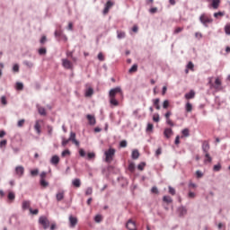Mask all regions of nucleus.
Segmentation results:
<instances>
[{"mask_svg": "<svg viewBox=\"0 0 230 230\" xmlns=\"http://www.w3.org/2000/svg\"><path fill=\"white\" fill-rule=\"evenodd\" d=\"M199 22H201V24H203L205 28H208L209 24L213 22V18L206 13H202L199 16Z\"/></svg>", "mask_w": 230, "mask_h": 230, "instance_id": "nucleus-1", "label": "nucleus"}, {"mask_svg": "<svg viewBox=\"0 0 230 230\" xmlns=\"http://www.w3.org/2000/svg\"><path fill=\"white\" fill-rule=\"evenodd\" d=\"M105 155V163H112L114 161V155H116V149L110 148L107 151L104 152Z\"/></svg>", "mask_w": 230, "mask_h": 230, "instance_id": "nucleus-2", "label": "nucleus"}, {"mask_svg": "<svg viewBox=\"0 0 230 230\" xmlns=\"http://www.w3.org/2000/svg\"><path fill=\"white\" fill-rule=\"evenodd\" d=\"M46 177H48V172L43 171L40 174V185L41 188H48L49 186V182L46 181Z\"/></svg>", "mask_w": 230, "mask_h": 230, "instance_id": "nucleus-3", "label": "nucleus"}, {"mask_svg": "<svg viewBox=\"0 0 230 230\" xmlns=\"http://www.w3.org/2000/svg\"><path fill=\"white\" fill-rule=\"evenodd\" d=\"M116 94H123V91H121V87L117 86L113 89H111L109 92V98H116Z\"/></svg>", "mask_w": 230, "mask_h": 230, "instance_id": "nucleus-4", "label": "nucleus"}, {"mask_svg": "<svg viewBox=\"0 0 230 230\" xmlns=\"http://www.w3.org/2000/svg\"><path fill=\"white\" fill-rule=\"evenodd\" d=\"M39 224H40V226H42L43 229H48L49 227V219H48V217L41 216L39 218Z\"/></svg>", "mask_w": 230, "mask_h": 230, "instance_id": "nucleus-5", "label": "nucleus"}, {"mask_svg": "<svg viewBox=\"0 0 230 230\" xmlns=\"http://www.w3.org/2000/svg\"><path fill=\"white\" fill-rule=\"evenodd\" d=\"M211 89H215L217 93H218V91H222V81L220 80V78H216L215 84H212Z\"/></svg>", "mask_w": 230, "mask_h": 230, "instance_id": "nucleus-6", "label": "nucleus"}, {"mask_svg": "<svg viewBox=\"0 0 230 230\" xmlns=\"http://www.w3.org/2000/svg\"><path fill=\"white\" fill-rule=\"evenodd\" d=\"M61 62H62V66L65 69H73V63L69 59L63 58L61 59Z\"/></svg>", "mask_w": 230, "mask_h": 230, "instance_id": "nucleus-7", "label": "nucleus"}, {"mask_svg": "<svg viewBox=\"0 0 230 230\" xmlns=\"http://www.w3.org/2000/svg\"><path fill=\"white\" fill-rule=\"evenodd\" d=\"M112 6H114V3L111 0H109L105 5H104V9L102 11V13L104 15H107V13H109V11L111 10V8H112Z\"/></svg>", "mask_w": 230, "mask_h": 230, "instance_id": "nucleus-8", "label": "nucleus"}, {"mask_svg": "<svg viewBox=\"0 0 230 230\" xmlns=\"http://www.w3.org/2000/svg\"><path fill=\"white\" fill-rule=\"evenodd\" d=\"M68 141H72L75 146H80V142L76 140V133L71 131Z\"/></svg>", "mask_w": 230, "mask_h": 230, "instance_id": "nucleus-9", "label": "nucleus"}, {"mask_svg": "<svg viewBox=\"0 0 230 230\" xmlns=\"http://www.w3.org/2000/svg\"><path fill=\"white\" fill-rule=\"evenodd\" d=\"M126 227L128 230H137V228L136 227V222L132 221V219H129L127 224H126Z\"/></svg>", "mask_w": 230, "mask_h": 230, "instance_id": "nucleus-10", "label": "nucleus"}, {"mask_svg": "<svg viewBox=\"0 0 230 230\" xmlns=\"http://www.w3.org/2000/svg\"><path fill=\"white\" fill-rule=\"evenodd\" d=\"M201 148L204 154L209 153V142L208 140L203 141Z\"/></svg>", "mask_w": 230, "mask_h": 230, "instance_id": "nucleus-11", "label": "nucleus"}, {"mask_svg": "<svg viewBox=\"0 0 230 230\" xmlns=\"http://www.w3.org/2000/svg\"><path fill=\"white\" fill-rule=\"evenodd\" d=\"M40 123H42V120H36L34 124V130H36L39 136L42 133V130L40 129Z\"/></svg>", "mask_w": 230, "mask_h": 230, "instance_id": "nucleus-12", "label": "nucleus"}, {"mask_svg": "<svg viewBox=\"0 0 230 230\" xmlns=\"http://www.w3.org/2000/svg\"><path fill=\"white\" fill-rule=\"evenodd\" d=\"M30 206H31V200H23L22 203V209L23 211H26V209H31V208H30Z\"/></svg>", "mask_w": 230, "mask_h": 230, "instance_id": "nucleus-13", "label": "nucleus"}, {"mask_svg": "<svg viewBox=\"0 0 230 230\" xmlns=\"http://www.w3.org/2000/svg\"><path fill=\"white\" fill-rule=\"evenodd\" d=\"M15 173H16V175L22 177V175H24V167L22 165L16 166Z\"/></svg>", "mask_w": 230, "mask_h": 230, "instance_id": "nucleus-14", "label": "nucleus"}, {"mask_svg": "<svg viewBox=\"0 0 230 230\" xmlns=\"http://www.w3.org/2000/svg\"><path fill=\"white\" fill-rule=\"evenodd\" d=\"M164 136L166 137V139H170L172 136H173V130L172 128H167L164 131Z\"/></svg>", "mask_w": 230, "mask_h": 230, "instance_id": "nucleus-15", "label": "nucleus"}, {"mask_svg": "<svg viewBox=\"0 0 230 230\" xmlns=\"http://www.w3.org/2000/svg\"><path fill=\"white\" fill-rule=\"evenodd\" d=\"M86 118L88 119L89 125H92V126L96 125V118L94 117V115L88 114L86 115Z\"/></svg>", "mask_w": 230, "mask_h": 230, "instance_id": "nucleus-16", "label": "nucleus"}, {"mask_svg": "<svg viewBox=\"0 0 230 230\" xmlns=\"http://www.w3.org/2000/svg\"><path fill=\"white\" fill-rule=\"evenodd\" d=\"M69 222L70 227H76V224H78V218H76V217L70 216Z\"/></svg>", "mask_w": 230, "mask_h": 230, "instance_id": "nucleus-17", "label": "nucleus"}, {"mask_svg": "<svg viewBox=\"0 0 230 230\" xmlns=\"http://www.w3.org/2000/svg\"><path fill=\"white\" fill-rule=\"evenodd\" d=\"M72 185L75 188H80L82 186V181L80 180V178H75L72 180Z\"/></svg>", "mask_w": 230, "mask_h": 230, "instance_id": "nucleus-18", "label": "nucleus"}, {"mask_svg": "<svg viewBox=\"0 0 230 230\" xmlns=\"http://www.w3.org/2000/svg\"><path fill=\"white\" fill-rule=\"evenodd\" d=\"M50 163L51 164H58V163H60V157H58V155H53L50 159Z\"/></svg>", "mask_w": 230, "mask_h": 230, "instance_id": "nucleus-19", "label": "nucleus"}, {"mask_svg": "<svg viewBox=\"0 0 230 230\" xmlns=\"http://www.w3.org/2000/svg\"><path fill=\"white\" fill-rule=\"evenodd\" d=\"M186 100H192V98H195V91L190 90V93H187L185 94Z\"/></svg>", "mask_w": 230, "mask_h": 230, "instance_id": "nucleus-20", "label": "nucleus"}, {"mask_svg": "<svg viewBox=\"0 0 230 230\" xmlns=\"http://www.w3.org/2000/svg\"><path fill=\"white\" fill-rule=\"evenodd\" d=\"M212 161H213V158L211 157L209 153H205V160H204L205 164H208V163H212Z\"/></svg>", "mask_w": 230, "mask_h": 230, "instance_id": "nucleus-21", "label": "nucleus"}, {"mask_svg": "<svg viewBox=\"0 0 230 230\" xmlns=\"http://www.w3.org/2000/svg\"><path fill=\"white\" fill-rule=\"evenodd\" d=\"M110 103L111 105H113L114 107H118L119 105V102L116 100V97H110Z\"/></svg>", "mask_w": 230, "mask_h": 230, "instance_id": "nucleus-22", "label": "nucleus"}, {"mask_svg": "<svg viewBox=\"0 0 230 230\" xmlns=\"http://www.w3.org/2000/svg\"><path fill=\"white\" fill-rule=\"evenodd\" d=\"M56 199H57L58 202H60V200H63L64 199V190L58 192L56 194Z\"/></svg>", "mask_w": 230, "mask_h": 230, "instance_id": "nucleus-23", "label": "nucleus"}, {"mask_svg": "<svg viewBox=\"0 0 230 230\" xmlns=\"http://www.w3.org/2000/svg\"><path fill=\"white\" fill-rule=\"evenodd\" d=\"M218 6H220V0H213L212 1V8L214 10H218Z\"/></svg>", "mask_w": 230, "mask_h": 230, "instance_id": "nucleus-24", "label": "nucleus"}, {"mask_svg": "<svg viewBox=\"0 0 230 230\" xmlns=\"http://www.w3.org/2000/svg\"><path fill=\"white\" fill-rule=\"evenodd\" d=\"M178 211L180 213V217H184V215H186V213H188V209H186L184 207H180L178 208Z\"/></svg>", "mask_w": 230, "mask_h": 230, "instance_id": "nucleus-25", "label": "nucleus"}, {"mask_svg": "<svg viewBox=\"0 0 230 230\" xmlns=\"http://www.w3.org/2000/svg\"><path fill=\"white\" fill-rule=\"evenodd\" d=\"M23 66H25L29 69H31V67H33V66H35V64H33V62H31V61L24 60L23 61Z\"/></svg>", "mask_w": 230, "mask_h": 230, "instance_id": "nucleus-26", "label": "nucleus"}, {"mask_svg": "<svg viewBox=\"0 0 230 230\" xmlns=\"http://www.w3.org/2000/svg\"><path fill=\"white\" fill-rule=\"evenodd\" d=\"M131 157L132 159H139V151L137 149L133 150Z\"/></svg>", "mask_w": 230, "mask_h": 230, "instance_id": "nucleus-27", "label": "nucleus"}, {"mask_svg": "<svg viewBox=\"0 0 230 230\" xmlns=\"http://www.w3.org/2000/svg\"><path fill=\"white\" fill-rule=\"evenodd\" d=\"M163 200L164 202H166V204H172V202H173V199H172V197L170 196H164Z\"/></svg>", "mask_w": 230, "mask_h": 230, "instance_id": "nucleus-28", "label": "nucleus"}, {"mask_svg": "<svg viewBox=\"0 0 230 230\" xmlns=\"http://www.w3.org/2000/svg\"><path fill=\"white\" fill-rule=\"evenodd\" d=\"M185 111L186 112H191V111H193V105H191L190 102H187L185 105Z\"/></svg>", "mask_w": 230, "mask_h": 230, "instance_id": "nucleus-29", "label": "nucleus"}, {"mask_svg": "<svg viewBox=\"0 0 230 230\" xmlns=\"http://www.w3.org/2000/svg\"><path fill=\"white\" fill-rule=\"evenodd\" d=\"M126 34L125 31H117V38L121 40V39H125Z\"/></svg>", "mask_w": 230, "mask_h": 230, "instance_id": "nucleus-30", "label": "nucleus"}, {"mask_svg": "<svg viewBox=\"0 0 230 230\" xmlns=\"http://www.w3.org/2000/svg\"><path fill=\"white\" fill-rule=\"evenodd\" d=\"M38 112L40 116H46V109L44 107H38Z\"/></svg>", "mask_w": 230, "mask_h": 230, "instance_id": "nucleus-31", "label": "nucleus"}, {"mask_svg": "<svg viewBox=\"0 0 230 230\" xmlns=\"http://www.w3.org/2000/svg\"><path fill=\"white\" fill-rule=\"evenodd\" d=\"M92 94H94V90L93 88H88L85 92V96L91 97Z\"/></svg>", "mask_w": 230, "mask_h": 230, "instance_id": "nucleus-32", "label": "nucleus"}, {"mask_svg": "<svg viewBox=\"0 0 230 230\" xmlns=\"http://www.w3.org/2000/svg\"><path fill=\"white\" fill-rule=\"evenodd\" d=\"M8 200H11V202H13L15 200V193L9 192L7 196Z\"/></svg>", "mask_w": 230, "mask_h": 230, "instance_id": "nucleus-33", "label": "nucleus"}, {"mask_svg": "<svg viewBox=\"0 0 230 230\" xmlns=\"http://www.w3.org/2000/svg\"><path fill=\"white\" fill-rule=\"evenodd\" d=\"M102 220H103V217L102 215H96L94 217V222H96L97 224H100Z\"/></svg>", "mask_w": 230, "mask_h": 230, "instance_id": "nucleus-34", "label": "nucleus"}, {"mask_svg": "<svg viewBox=\"0 0 230 230\" xmlns=\"http://www.w3.org/2000/svg\"><path fill=\"white\" fill-rule=\"evenodd\" d=\"M181 134L182 136H184V137H190V129L189 128L182 129Z\"/></svg>", "mask_w": 230, "mask_h": 230, "instance_id": "nucleus-35", "label": "nucleus"}, {"mask_svg": "<svg viewBox=\"0 0 230 230\" xmlns=\"http://www.w3.org/2000/svg\"><path fill=\"white\" fill-rule=\"evenodd\" d=\"M145 166H146V164L145 162H141L137 165V170H140V172H143L145 170Z\"/></svg>", "mask_w": 230, "mask_h": 230, "instance_id": "nucleus-36", "label": "nucleus"}, {"mask_svg": "<svg viewBox=\"0 0 230 230\" xmlns=\"http://www.w3.org/2000/svg\"><path fill=\"white\" fill-rule=\"evenodd\" d=\"M137 72V64H134L132 67L129 68L128 73H136Z\"/></svg>", "mask_w": 230, "mask_h": 230, "instance_id": "nucleus-37", "label": "nucleus"}, {"mask_svg": "<svg viewBox=\"0 0 230 230\" xmlns=\"http://www.w3.org/2000/svg\"><path fill=\"white\" fill-rule=\"evenodd\" d=\"M128 169L131 172V173H133V172H135V170H136V164L134 163H130L128 164Z\"/></svg>", "mask_w": 230, "mask_h": 230, "instance_id": "nucleus-38", "label": "nucleus"}, {"mask_svg": "<svg viewBox=\"0 0 230 230\" xmlns=\"http://www.w3.org/2000/svg\"><path fill=\"white\" fill-rule=\"evenodd\" d=\"M24 84L22 83H16V91H22Z\"/></svg>", "mask_w": 230, "mask_h": 230, "instance_id": "nucleus-39", "label": "nucleus"}, {"mask_svg": "<svg viewBox=\"0 0 230 230\" xmlns=\"http://www.w3.org/2000/svg\"><path fill=\"white\" fill-rule=\"evenodd\" d=\"M146 130V132H152L154 130V124L148 123Z\"/></svg>", "mask_w": 230, "mask_h": 230, "instance_id": "nucleus-40", "label": "nucleus"}, {"mask_svg": "<svg viewBox=\"0 0 230 230\" xmlns=\"http://www.w3.org/2000/svg\"><path fill=\"white\" fill-rule=\"evenodd\" d=\"M31 177H37L39 175V169H33L31 171Z\"/></svg>", "mask_w": 230, "mask_h": 230, "instance_id": "nucleus-41", "label": "nucleus"}, {"mask_svg": "<svg viewBox=\"0 0 230 230\" xmlns=\"http://www.w3.org/2000/svg\"><path fill=\"white\" fill-rule=\"evenodd\" d=\"M94 157H96V154H94L93 152L87 154L88 161H91V159H94Z\"/></svg>", "mask_w": 230, "mask_h": 230, "instance_id": "nucleus-42", "label": "nucleus"}, {"mask_svg": "<svg viewBox=\"0 0 230 230\" xmlns=\"http://www.w3.org/2000/svg\"><path fill=\"white\" fill-rule=\"evenodd\" d=\"M213 170L214 172H220V170H222V165L220 164H217L214 165Z\"/></svg>", "mask_w": 230, "mask_h": 230, "instance_id": "nucleus-43", "label": "nucleus"}, {"mask_svg": "<svg viewBox=\"0 0 230 230\" xmlns=\"http://www.w3.org/2000/svg\"><path fill=\"white\" fill-rule=\"evenodd\" d=\"M24 123H26V120L24 119H22L18 121L17 127L21 128L22 127H24Z\"/></svg>", "mask_w": 230, "mask_h": 230, "instance_id": "nucleus-44", "label": "nucleus"}, {"mask_svg": "<svg viewBox=\"0 0 230 230\" xmlns=\"http://www.w3.org/2000/svg\"><path fill=\"white\" fill-rule=\"evenodd\" d=\"M47 130H48L49 136H53V127L52 126L48 125Z\"/></svg>", "mask_w": 230, "mask_h": 230, "instance_id": "nucleus-45", "label": "nucleus"}, {"mask_svg": "<svg viewBox=\"0 0 230 230\" xmlns=\"http://www.w3.org/2000/svg\"><path fill=\"white\" fill-rule=\"evenodd\" d=\"M187 69H190V71H193L194 67H195V65H193V62L190 61L188 64H187Z\"/></svg>", "mask_w": 230, "mask_h": 230, "instance_id": "nucleus-46", "label": "nucleus"}, {"mask_svg": "<svg viewBox=\"0 0 230 230\" xmlns=\"http://www.w3.org/2000/svg\"><path fill=\"white\" fill-rule=\"evenodd\" d=\"M62 157H66V155H71V151L69 149H66L61 153Z\"/></svg>", "mask_w": 230, "mask_h": 230, "instance_id": "nucleus-47", "label": "nucleus"}, {"mask_svg": "<svg viewBox=\"0 0 230 230\" xmlns=\"http://www.w3.org/2000/svg\"><path fill=\"white\" fill-rule=\"evenodd\" d=\"M170 107V102L168 100L164 101L163 109H168Z\"/></svg>", "mask_w": 230, "mask_h": 230, "instance_id": "nucleus-48", "label": "nucleus"}, {"mask_svg": "<svg viewBox=\"0 0 230 230\" xmlns=\"http://www.w3.org/2000/svg\"><path fill=\"white\" fill-rule=\"evenodd\" d=\"M225 33L230 35V23L225 26Z\"/></svg>", "mask_w": 230, "mask_h": 230, "instance_id": "nucleus-49", "label": "nucleus"}, {"mask_svg": "<svg viewBox=\"0 0 230 230\" xmlns=\"http://www.w3.org/2000/svg\"><path fill=\"white\" fill-rule=\"evenodd\" d=\"M85 195L89 196V195H93V188L92 187H88L85 190Z\"/></svg>", "mask_w": 230, "mask_h": 230, "instance_id": "nucleus-50", "label": "nucleus"}, {"mask_svg": "<svg viewBox=\"0 0 230 230\" xmlns=\"http://www.w3.org/2000/svg\"><path fill=\"white\" fill-rule=\"evenodd\" d=\"M196 175L198 179H202V177H204V173L199 170L196 171Z\"/></svg>", "mask_w": 230, "mask_h": 230, "instance_id": "nucleus-51", "label": "nucleus"}, {"mask_svg": "<svg viewBox=\"0 0 230 230\" xmlns=\"http://www.w3.org/2000/svg\"><path fill=\"white\" fill-rule=\"evenodd\" d=\"M13 73H19V64H14L13 66Z\"/></svg>", "mask_w": 230, "mask_h": 230, "instance_id": "nucleus-52", "label": "nucleus"}, {"mask_svg": "<svg viewBox=\"0 0 230 230\" xmlns=\"http://www.w3.org/2000/svg\"><path fill=\"white\" fill-rule=\"evenodd\" d=\"M161 154H163V148L158 147L155 151V156L159 157V155H161Z\"/></svg>", "mask_w": 230, "mask_h": 230, "instance_id": "nucleus-53", "label": "nucleus"}, {"mask_svg": "<svg viewBox=\"0 0 230 230\" xmlns=\"http://www.w3.org/2000/svg\"><path fill=\"white\" fill-rule=\"evenodd\" d=\"M120 148H127V140H122L119 143Z\"/></svg>", "mask_w": 230, "mask_h": 230, "instance_id": "nucleus-54", "label": "nucleus"}, {"mask_svg": "<svg viewBox=\"0 0 230 230\" xmlns=\"http://www.w3.org/2000/svg\"><path fill=\"white\" fill-rule=\"evenodd\" d=\"M1 103L2 105H7L8 102L6 101V96L1 97Z\"/></svg>", "mask_w": 230, "mask_h": 230, "instance_id": "nucleus-55", "label": "nucleus"}, {"mask_svg": "<svg viewBox=\"0 0 230 230\" xmlns=\"http://www.w3.org/2000/svg\"><path fill=\"white\" fill-rule=\"evenodd\" d=\"M98 60H100L101 62H103V60H105V58L103 57V54L102 52H100L97 56Z\"/></svg>", "mask_w": 230, "mask_h": 230, "instance_id": "nucleus-56", "label": "nucleus"}, {"mask_svg": "<svg viewBox=\"0 0 230 230\" xmlns=\"http://www.w3.org/2000/svg\"><path fill=\"white\" fill-rule=\"evenodd\" d=\"M69 141H71V140H69V138H67V139L63 138L62 143H61L62 146H66L67 143H69Z\"/></svg>", "mask_w": 230, "mask_h": 230, "instance_id": "nucleus-57", "label": "nucleus"}, {"mask_svg": "<svg viewBox=\"0 0 230 230\" xmlns=\"http://www.w3.org/2000/svg\"><path fill=\"white\" fill-rule=\"evenodd\" d=\"M30 213H31V215H39V209H32V208H29Z\"/></svg>", "mask_w": 230, "mask_h": 230, "instance_id": "nucleus-58", "label": "nucleus"}, {"mask_svg": "<svg viewBox=\"0 0 230 230\" xmlns=\"http://www.w3.org/2000/svg\"><path fill=\"white\" fill-rule=\"evenodd\" d=\"M166 124L169 125L170 127H175V124L170 119H166Z\"/></svg>", "mask_w": 230, "mask_h": 230, "instance_id": "nucleus-59", "label": "nucleus"}, {"mask_svg": "<svg viewBox=\"0 0 230 230\" xmlns=\"http://www.w3.org/2000/svg\"><path fill=\"white\" fill-rule=\"evenodd\" d=\"M153 120L155 121V123H159L160 121L159 114L154 115Z\"/></svg>", "mask_w": 230, "mask_h": 230, "instance_id": "nucleus-60", "label": "nucleus"}, {"mask_svg": "<svg viewBox=\"0 0 230 230\" xmlns=\"http://www.w3.org/2000/svg\"><path fill=\"white\" fill-rule=\"evenodd\" d=\"M151 193H155L157 195L159 193V190L157 189V187H152Z\"/></svg>", "mask_w": 230, "mask_h": 230, "instance_id": "nucleus-61", "label": "nucleus"}, {"mask_svg": "<svg viewBox=\"0 0 230 230\" xmlns=\"http://www.w3.org/2000/svg\"><path fill=\"white\" fill-rule=\"evenodd\" d=\"M168 188H169V193L171 195H175V189L172 186H169Z\"/></svg>", "mask_w": 230, "mask_h": 230, "instance_id": "nucleus-62", "label": "nucleus"}, {"mask_svg": "<svg viewBox=\"0 0 230 230\" xmlns=\"http://www.w3.org/2000/svg\"><path fill=\"white\" fill-rule=\"evenodd\" d=\"M159 102H161V100L159 98H156V99H153V103L154 105H159Z\"/></svg>", "mask_w": 230, "mask_h": 230, "instance_id": "nucleus-63", "label": "nucleus"}, {"mask_svg": "<svg viewBox=\"0 0 230 230\" xmlns=\"http://www.w3.org/2000/svg\"><path fill=\"white\" fill-rule=\"evenodd\" d=\"M39 55H46V49H40Z\"/></svg>", "mask_w": 230, "mask_h": 230, "instance_id": "nucleus-64", "label": "nucleus"}]
</instances>
